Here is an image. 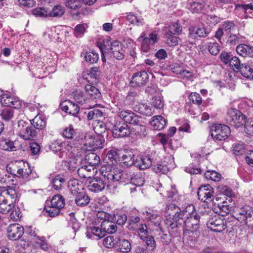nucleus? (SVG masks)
<instances>
[{
  "mask_svg": "<svg viewBox=\"0 0 253 253\" xmlns=\"http://www.w3.org/2000/svg\"><path fill=\"white\" fill-rule=\"evenodd\" d=\"M165 211L167 218L165 223L169 230L171 229L175 232L176 228L182 226L191 232H195L198 229L200 216L193 205L187 206L181 211L175 204H170L167 207Z\"/></svg>",
  "mask_w": 253,
  "mask_h": 253,
  "instance_id": "nucleus-1",
  "label": "nucleus"
},
{
  "mask_svg": "<svg viewBox=\"0 0 253 253\" xmlns=\"http://www.w3.org/2000/svg\"><path fill=\"white\" fill-rule=\"evenodd\" d=\"M17 198V193L13 187L0 188V212L6 214L10 211Z\"/></svg>",
  "mask_w": 253,
  "mask_h": 253,
  "instance_id": "nucleus-2",
  "label": "nucleus"
},
{
  "mask_svg": "<svg viewBox=\"0 0 253 253\" xmlns=\"http://www.w3.org/2000/svg\"><path fill=\"white\" fill-rule=\"evenodd\" d=\"M100 172L104 178L113 182L119 181L124 176L126 181H129L130 183L135 174L134 172L129 169L123 175L121 169L116 168L112 169L110 165L102 167Z\"/></svg>",
  "mask_w": 253,
  "mask_h": 253,
  "instance_id": "nucleus-3",
  "label": "nucleus"
},
{
  "mask_svg": "<svg viewBox=\"0 0 253 253\" xmlns=\"http://www.w3.org/2000/svg\"><path fill=\"white\" fill-rule=\"evenodd\" d=\"M109 43L110 40L107 39V40L104 41V48H101L103 54H104L103 50H104V52H107L112 55L114 58L118 60L124 59L125 51L123 45L120 42L117 41L111 42L110 45Z\"/></svg>",
  "mask_w": 253,
  "mask_h": 253,
  "instance_id": "nucleus-4",
  "label": "nucleus"
},
{
  "mask_svg": "<svg viewBox=\"0 0 253 253\" xmlns=\"http://www.w3.org/2000/svg\"><path fill=\"white\" fill-rule=\"evenodd\" d=\"M7 170L11 174L18 177H27L31 173L29 169H27L25 163L23 161H15L7 165Z\"/></svg>",
  "mask_w": 253,
  "mask_h": 253,
  "instance_id": "nucleus-5",
  "label": "nucleus"
},
{
  "mask_svg": "<svg viewBox=\"0 0 253 253\" xmlns=\"http://www.w3.org/2000/svg\"><path fill=\"white\" fill-rule=\"evenodd\" d=\"M226 120L229 125L236 127L245 123V116L237 109L230 108L228 110Z\"/></svg>",
  "mask_w": 253,
  "mask_h": 253,
  "instance_id": "nucleus-6",
  "label": "nucleus"
},
{
  "mask_svg": "<svg viewBox=\"0 0 253 253\" xmlns=\"http://www.w3.org/2000/svg\"><path fill=\"white\" fill-rule=\"evenodd\" d=\"M230 129L225 125L217 124L211 128V136L213 139L217 140H224L229 135Z\"/></svg>",
  "mask_w": 253,
  "mask_h": 253,
  "instance_id": "nucleus-7",
  "label": "nucleus"
},
{
  "mask_svg": "<svg viewBox=\"0 0 253 253\" xmlns=\"http://www.w3.org/2000/svg\"><path fill=\"white\" fill-rule=\"evenodd\" d=\"M207 225L209 229L215 232H221L226 228L224 219L219 215H215L211 218Z\"/></svg>",
  "mask_w": 253,
  "mask_h": 253,
  "instance_id": "nucleus-8",
  "label": "nucleus"
},
{
  "mask_svg": "<svg viewBox=\"0 0 253 253\" xmlns=\"http://www.w3.org/2000/svg\"><path fill=\"white\" fill-rule=\"evenodd\" d=\"M149 76L147 73L144 71L134 73L131 77L130 84L134 87L143 86L148 81Z\"/></svg>",
  "mask_w": 253,
  "mask_h": 253,
  "instance_id": "nucleus-9",
  "label": "nucleus"
},
{
  "mask_svg": "<svg viewBox=\"0 0 253 253\" xmlns=\"http://www.w3.org/2000/svg\"><path fill=\"white\" fill-rule=\"evenodd\" d=\"M24 233V228L18 223L10 224L7 229V236L10 240L12 241L19 239Z\"/></svg>",
  "mask_w": 253,
  "mask_h": 253,
  "instance_id": "nucleus-10",
  "label": "nucleus"
},
{
  "mask_svg": "<svg viewBox=\"0 0 253 253\" xmlns=\"http://www.w3.org/2000/svg\"><path fill=\"white\" fill-rule=\"evenodd\" d=\"M197 195L199 199L204 202H210L212 200L213 189L209 185H204L198 189Z\"/></svg>",
  "mask_w": 253,
  "mask_h": 253,
  "instance_id": "nucleus-11",
  "label": "nucleus"
},
{
  "mask_svg": "<svg viewBox=\"0 0 253 253\" xmlns=\"http://www.w3.org/2000/svg\"><path fill=\"white\" fill-rule=\"evenodd\" d=\"M142 39L141 43V47L143 51L147 52L152 45L157 43L159 40L158 33L156 31H153L149 35L148 37H144L143 35H141L138 40Z\"/></svg>",
  "mask_w": 253,
  "mask_h": 253,
  "instance_id": "nucleus-12",
  "label": "nucleus"
},
{
  "mask_svg": "<svg viewBox=\"0 0 253 253\" xmlns=\"http://www.w3.org/2000/svg\"><path fill=\"white\" fill-rule=\"evenodd\" d=\"M238 213L241 217L240 218L245 221L247 224L249 223V225H253V208L249 206H245L239 209Z\"/></svg>",
  "mask_w": 253,
  "mask_h": 253,
  "instance_id": "nucleus-13",
  "label": "nucleus"
},
{
  "mask_svg": "<svg viewBox=\"0 0 253 253\" xmlns=\"http://www.w3.org/2000/svg\"><path fill=\"white\" fill-rule=\"evenodd\" d=\"M118 115L126 123L129 124L139 123V117L130 110H119Z\"/></svg>",
  "mask_w": 253,
  "mask_h": 253,
  "instance_id": "nucleus-14",
  "label": "nucleus"
},
{
  "mask_svg": "<svg viewBox=\"0 0 253 253\" xmlns=\"http://www.w3.org/2000/svg\"><path fill=\"white\" fill-rule=\"evenodd\" d=\"M189 31V37L192 39L196 38L197 37L205 38L210 33V30L203 25L197 27L191 28Z\"/></svg>",
  "mask_w": 253,
  "mask_h": 253,
  "instance_id": "nucleus-15",
  "label": "nucleus"
},
{
  "mask_svg": "<svg viewBox=\"0 0 253 253\" xmlns=\"http://www.w3.org/2000/svg\"><path fill=\"white\" fill-rule=\"evenodd\" d=\"M112 132L115 138L125 137L130 134V130L126 124H124L123 125L117 124L114 126Z\"/></svg>",
  "mask_w": 253,
  "mask_h": 253,
  "instance_id": "nucleus-16",
  "label": "nucleus"
},
{
  "mask_svg": "<svg viewBox=\"0 0 253 253\" xmlns=\"http://www.w3.org/2000/svg\"><path fill=\"white\" fill-rule=\"evenodd\" d=\"M120 161L126 166L134 165V155L133 151L129 149H125L120 153Z\"/></svg>",
  "mask_w": 253,
  "mask_h": 253,
  "instance_id": "nucleus-17",
  "label": "nucleus"
},
{
  "mask_svg": "<svg viewBox=\"0 0 253 253\" xmlns=\"http://www.w3.org/2000/svg\"><path fill=\"white\" fill-rule=\"evenodd\" d=\"M62 111L66 113L76 116L80 111V108L77 104L70 100H65L60 104Z\"/></svg>",
  "mask_w": 253,
  "mask_h": 253,
  "instance_id": "nucleus-18",
  "label": "nucleus"
},
{
  "mask_svg": "<svg viewBox=\"0 0 253 253\" xmlns=\"http://www.w3.org/2000/svg\"><path fill=\"white\" fill-rule=\"evenodd\" d=\"M106 183L101 178H94L87 185L88 190L92 192H99L105 189Z\"/></svg>",
  "mask_w": 253,
  "mask_h": 253,
  "instance_id": "nucleus-19",
  "label": "nucleus"
},
{
  "mask_svg": "<svg viewBox=\"0 0 253 253\" xmlns=\"http://www.w3.org/2000/svg\"><path fill=\"white\" fill-rule=\"evenodd\" d=\"M84 145L88 146L93 150L102 148V142L99 137H92L90 134H86L84 136Z\"/></svg>",
  "mask_w": 253,
  "mask_h": 253,
  "instance_id": "nucleus-20",
  "label": "nucleus"
},
{
  "mask_svg": "<svg viewBox=\"0 0 253 253\" xmlns=\"http://www.w3.org/2000/svg\"><path fill=\"white\" fill-rule=\"evenodd\" d=\"M143 214L150 221L152 225H153L157 228L161 227V217L156 211L148 210L146 211L145 212H144Z\"/></svg>",
  "mask_w": 253,
  "mask_h": 253,
  "instance_id": "nucleus-21",
  "label": "nucleus"
},
{
  "mask_svg": "<svg viewBox=\"0 0 253 253\" xmlns=\"http://www.w3.org/2000/svg\"><path fill=\"white\" fill-rule=\"evenodd\" d=\"M238 54L243 57H253V46L246 44H239L236 47Z\"/></svg>",
  "mask_w": 253,
  "mask_h": 253,
  "instance_id": "nucleus-22",
  "label": "nucleus"
},
{
  "mask_svg": "<svg viewBox=\"0 0 253 253\" xmlns=\"http://www.w3.org/2000/svg\"><path fill=\"white\" fill-rule=\"evenodd\" d=\"M100 71L98 67H92L84 74V78L89 83L95 82L98 78Z\"/></svg>",
  "mask_w": 253,
  "mask_h": 253,
  "instance_id": "nucleus-23",
  "label": "nucleus"
},
{
  "mask_svg": "<svg viewBox=\"0 0 253 253\" xmlns=\"http://www.w3.org/2000/svg\"><path fill=\"white\" fill-rule=\"evenodd\" d=\"M150 123L154 129L160 130L166 126V120L161 116H155L153 117Z\"/></svg>",
  "mask_w": 253,
  "mask_h": 253,
  "instance_id": "nucleus-24",
  "label": "nucleus"
},
{
  "mask_svg": "<svg viewBox=\"0 0 253 253\" xmlns=\"http://www.w3.org/2000/svg\"><path fill=\"white\" fill-rule=\"evenodd\" d=\"M85 91L89 100H94L101 98V94L99 89L90 84H87L85 86Z\"/></svg>",
  "mask_w": 253,
  "mask_h": 253,
  "instance_id": "nucleus-25",
  "label": "nucleus"
},
{
  "mask_svg": "<svg viewBox=\"0 0 253 253\" xmlns=\"http://www.w3.org/2000/svg\"><path fill=\"white\" fill-rule=\"evenodd\" d=\"M68 187L71 193L75 196L82 192L83 190L82 185L76 179L69 180Z\"/></svg>",
  "mask_w": 253,
  "mask_h": 253,
  "instance_id": "nucleus-26",
  "label": "nucleus"
},
{
  "mask_svg": "<svg viewBox=\"0 0 253 253\" xmlns=\"http://www.w3.org/2000/svg\"><path fill=\"white\" fill-rule=\"evenodd\" d=\"M152 163L151 159L145 156L137 158L135 160L134 165L137 167H139L141 169H145L150 167Z\"/></svg>",
  "mask_w": 253,
  "mask_h": 253,
  "instance_id": "nucleus-27",
  "label": "nucleus"
},
{
  "mask_svg": "<svg viewBox=\"0 0 253 253\" xmlns=\"http://www.w3.org/2000/svg\"><path fill=\"white\" fill-rule=\"evenodd\" d=\"M112 220V219H109L108 220H104V221L101 222V227L104 231V233L107 232L108 233L113 234L117 231V226Z\"/></svg>",
  "mask_w": 253,
  "mask_h": 253,
  "instance_id": "nucleus-28",
  "label": "nucleus"
},
{
  "mask_svg": "<svg viewBox=\"0 0 253 253\" xmlns=\"http://www.w3.org/2000/svg\"><path fill=\"white\" fill-rule=\"evenodd\" d=\"M37 134V132L34 128L28 125L25 129L22 131L20 136L25 140H32L36 137Z\"/></svg>",
  "mask_w": 253,
  "mask_h": 253,
  "instance_id": "nucleus-29",
  "label": "nucleus"
},
{
  "mask_svg": "<svg viewBox=\"0 0 253 253\" xmlns=\"http://www.w3.org/2000/svg\"><path fill=\"white\" fill-rule=\"evenodd\" d=\"M102 228L100 229L98 227L92 226L87 231L86 233V236L88 238L96 237V239L98 240L105 235V233H104V231H102Z\"/></svg>",
  "mask_w": 253,
  "mask_h": 253,
  "instance_id": "nucleus-30",
  "label": "nucleus"
},
{
  "mask_svg": "<svg viewBox=\"0 0 253 253\" xmlns=\"http://www.w3.org/2000/svg\"><path fill=\"white\" fill-rule=\"evenodd\" d=\"M65 12L63 6L60 4L54 5L51 10H48V15L51 17H61Z\"/></svg>",
  "mask_w": 253,
  "mask_h": 253,
  "instance_id": "nucleus-31",
  "label": "nucleus"
},
{
  "mask_svg": "<svg viewBox=\"0 0 253 253\" xmlns=\"http://www.w3.org/2000/svg\"><path fill=\"white\" fill-rule=\"evenodd\" d=\"M188 4V8L193 13L200 12L205 5L204 1H193V0H189Z\"/></svg>",
  "mask_w": 253,
  "mask_h": 253,
  "instance_id": "nucleus-32",
  "label": "nucleus"
},
{
  "mask_svg": "<svg viewBox=\"0 0 253 253\" xmlns=\"http://www.w3.org/2000/svg\"><path fill=\"white\" fill-rule=\"evenodd\" d=\"M89 197L83 191L76 195L75 202L78 206H86L89 203Z\"/></svg>",
  "mask_w": 253,
  "mask_h": 253,
  "instance_id": "nucleus-33",
  "label": "nucleus"
},
{
  "mask_svg": "<svg viewBox=\"0 0 253 253\" xmlns=\"http://www.w3.org/2000/svg\"><path fill=\"white\" fill-rule=\"evenodd\" d=\"M0 115L2 120L5 122L12 121L15 116V112L13 109L5 108L2 110Z\"/></svg>",
  "mask_w": 253,
  "mask_h": 253,
  "instance_id": "nucleus-34",
  "label": "nucleus"
},
{
  "mask_svg": "<svg viewBox=\"0 0 253 253\" xmlns=\"http://www.w3.org/2000/svg\"><path fill=\"white\" fill-rule=\"evenodd\" d=\"M118 249L123 253H128L131 250V244L126 239H119L117 242Z\"/></svg>",
  "mask_w": 253,
  "mask_h": 253,
  "instance_id": "nucleus-35",
  "label": "nucleus"
},
{
  "mask_svg": "<svg viewBox=\"0 0 253 253\" xmlns=\"http://www.w3.org/2000/svg\"><path fill=\"white\" fill-rule=\"evenodd\" d=\"M72 96L75 100L81 105H84L89 102V99L84 96V93L80 90H76L72 93Z\"/></svg>",
  "mask_w": 253,
  "mask_h": 253,
  "instance_id": "nucleus-36",
  "label": "nucleus"
},
{
  "mask_svg": "<svg viewBox=\"0 0 253 253\" xmlns=\"http://www.w3.org/2000/svg\"><path fill=\"white\" fill-rule=\"evenodd\" d=\"M243 38L239 33L238 34H229L226 42V44L230 46H235L239 42H242V39Z\"/></svg>",
  "mask_w": 253,
  "mask_h": 253,
  "instance_id": "nucleus-37",
  "label": "nucleus"
},
{
  "mask_svg": "<svg viewBox=\"0 0 253 253\" xmlns=\"http://www.w3.org/2000/svg\"><path fill=\"white\" fill-rule=\"evenodd\" d=\"M85 161L88 165L95 167L100 163V158L96 154L90 152L85 156Z\"/></svg>",
  "mask_w": 253,
  "mask_h": 253,
  "instance_id": "nucleus-38",
  "label": "nucleus"
},
{
  "mask_svg": "<svg viewBox=\"0 0 253 253\" xmlns=\"http://www.w3.org/2000/svg\"><path fill=\"white\" fill-rule=\"evenodd\" d=\"M127 19L131 24L138 26H142L144 23L143 18L141 16L132 13H129L127 15Z\"/></svg>",
  "mask_w": 253,
  "mask_h": 253,
  "instance_id": "nucleus-39",
  "label": "nucleus"
},
{
  "mask_svg": "<svg viewBox=\"0 0 253 253\" xmlns=\"http://www.w3.org/2000/svg\"><path fill=\"white\" fill-rule=\"evenodd\" d=\"M240 71L244 77L253 80V68L250 67V65L246 64H242Z\"/></svg>",
  "mask_w": 253,
  "mask_h": 253,
  "instance_id": "nucleus-40",
  "label": "nucleus"
},
{
  "mask_svg": "<svg viewBox=\"0 0 253 253\" xmlns=\"http://www.w3.org/2000/svg\"><path fill=\"white\" fill-rule=\"evenodd\" d=\"M50 205L53 206V207L54 206L61 209L65 205L64 199L61 195H56L52 197L50 202Z\"/></svg>",
  "mask_w": 253,
  "mask_h": 253,
  "instance_id": "nucleus-41",
  "label": "nucleus"
},
{
  "mask_svg": "<svg viewBox=\"0 0 253 253\" xmlns=\"http://www.w3.org/2000/svg\"><path fill=\"white\" fill-rule=\"evenodd\" d=\"M31 124L34 127L41 129L45 126L46 122L42 115H38L32 120Z\"/></svg>",
  "mask_w": 253,
  "mask_h": 253,
  "instance_id": "nucleus-42",
  "label": "nucleus"
},
{
  "mask_svg": "<svg viewBox=\"0 0 253 253\" xmlns=\"http://www.w3.org/2000/svg\"><path fill=\"white\" fill-rule=\"evenodd\" d=\"M232 151L236 156L244 155L246 152L245 145L243 143H235L232 145Z\"/></svg>",
  "mask_w": 253,
  "mask_h": 253,
  "instance_id": "nucleus-43",
  "label": "nucleus"
},
{
  "mask_svg": "<svg viewBox=\"0 0 253 253\" xmlns=\"http://www.w3.org/2000/svg\"><path fill=\"white\" fill-rule=\"evenodd\" d=\"M223 30L227 34H230L236 30L237 26L232 21H226L222 23L221 25Z\"/></svg>",
  "mask_w": 253,
  "mask_h": 253,
  "instance_id": "nucleus-44",
  "label": "nucleus"
},
{
  "mask_svg": "<svg viewBox=\"0 0 253 253\" xmlns=\"http://www.w3.org/2000/svg\"><path fill=\"white\" fill-rule=\"evenodd\" d=\"M139 123L132 124L134 126V130L136 134L144 135L146 130V126L144 125L143 119L141 117L139 118Z\"/></svg>",
  "mask_w": 253,
  "mask_h": 253,
  "instance_id": "nucleus-45",
  "label": "nucleus"
},
{
  "mask_svg": "<svg viewBox=\"0 0 253 253\" xmlns=\"http://www.w3.org/2000/svg\"><path fill=\"white\" fill-rule=\"evenodd\" d=\"M166 33H169L172 34H179L182 32V27L177 23H173L166 28Z\"/></svg>",
  "mask_w": 253,
  "mask_h": 253,
  "instance_id": "nucleus-46",
  "label": "nucleus"
},
{
  "mask_svg": "<svg viewBox=\"0 0 253 253\" xmlns=\"http://www.w3.org/2000/svg\"><path fill=\"white\" fill-rule=\"evenodd\" d=\"M84 114H87V119L88 121L98 119L103 116V112L97 109L90 110L88 113L85 112Z\"/></svg>",
  "mask_w": 253,
  "mask_h": 253,
  "instance_id": "nucleus-47",
  "label": "nucleus"
},
{
  "mask_svg": "<svg viewBox=\"0 0 253 253\" xmlns=\"http://www.w3.org/2000/svg\"><path fill=\"white\" fill-rule=\"evenodd\" d=\"M111 219L119 225H123L127 220V216L125 213H117L111 217Z\"/></svg>",
  "mask_w": 253,
  "mask_h": 253,
  "instance_id": "nucleus-48",
  "label": "nucleus"
},
{
  "mask_svg": "<svg viewBox=\"0 0 253 253\" xmlns=\"http://www.w3.org/2000/svg\"><path fill=\"white\" fill-rule=\"evenodd\" d=\"M84 59L86 62L93 64L98 60L99 55L97 53L94 51L87 52L85 54Z\"/></svg>",
  "mask_w": 253,
  "mask_h": 253,
  "instance_id": "nucleus-49",
  "label": "nucleus"
},
{
  "mask_svg": "<svg viewBox=\"0 0 253 253\" xmlns=\"http://www.w3.org/2000/svg\"><path fill=\"white\" fill-rule=\"evenodd\" d=\"M173 35L174 34H172L169 33H165L166 42L170 46H175L178 42L179 38Z\"/></svg>",
  "mask_w": 253,
  "mask_h": 253,
  "instance_id": "nucleus-50",
  "label": "nucleus"
},
{
  "mask_svg": "<svg viewBox=\"0 0 253 253\" xmlns=\"http://www.w3.org/2000/svg\"><path fill=\"white\" fill-rule=\"evenodd\" d=\"M0 145L4 150L15 151L16 150V147L14 145V142L9 139H5L1 141Z\"/></svg>",
  "mask_w": 253,
  "mask_h": 253,
  "instance_id": "nucleus-51",
  "label": "nucleus"
},
{
  "mask_svg": "<svg viewBox=\"0 0 253 253\" xmlns=\"http://www.w3.org/2000/svg\"><path fill=\"white\" fill-rule=\"evenodd\" d=\"M205 176L207 179H210L214 181H219L221 178L220 174L215 171H207L205 173Z\"/></svg>",
  "mask_w": 253,
  "mask_h": 253,
  "instance_id": "nucleus-52",
  "label": "nucleus"
},
{
  "mask_svg": "<svg viewBox=\"0 0 253 253\" xmlns=\"http://www.w3.org/2000/svg\"><path fill=\"white\" fill-rule=\"evenodd\" d=\"M156 230L159 231V236L162 242L165 244H169L171 241L169 234L165 233L161 227L157 228Z\"/></svg>",
  "mask_w": 253,
  "mask_h": 253,
  "instance_id": "nucleus-53",
  "label": "nucleus"
},
{
  "mask_svg": "<svg viewBox=\"0 0 253 253\" xmlns=\"http://www.w3.org/2000/svg\"><path fill=\"white\" fill-rule=\"evenodd\" d=\"M139 112L140 113L146 116H150L153 115L154 110L148 105L141 104L139 106Z\"/></svg>",
  "mask_w": 253,
  "mask_h": 253,
  "instance_id": "nucleus-54",
  "label": "nucleus"
},
{
  "mask_svg": "<svg viewBox=\"0 0 253 253\" xmlns=\"http://www.w3.org/2000/svg\"><path fill=\"white\" fill-rule=\"evenodd\" d=\"M32 14L39 17H47L48 15V10L43 7H37L33 9Z\"/></svg>",
  "mask_w": 253,
  "mask_h": 253,
  "instance_id": "nucleus-55",
  "label": "nucleus"
},
{
  "mask_svg": "<svg viewBox=\"0 0 253 253\" xmlns=\"http://www.w3.org/2000/svg\"><path fill=\"white\" fill-rule=\"evenodd\" d=\"M134 230L137 231L138 234L141 239H143V237L147 235V227L145 224H139V225L134 228Z\"/></svg>",
  "mask_w": 253,
  "mask_h": 253,
  "instance_id": "nucleus-56",
  "label": "nucleus"
},
{
  "mask_svg": "<svg viewBox=\"0 0 253 253\" xmlns=\"http://www.w3.org/2000/svg\"><path fill=\"white\" fill-rule=\"evenodd\" d=\"M209 52L213 55H216L220 51V46L216 42H211L208 44Z\"/></svg>",
  "mask_w": 253,
  "mask_h": 253,
  "instance_id": "nucleus-57",
  "label": "nucleus"
},
{
  "mask_svg": "<svg viewBox=\"0 0 253 253\" xmlns=\"http://www.w3.org/2000/svg\"><path fill=\"white\" fill-rule=\"evenodd\" d=\"M65 182V179L60 175H57L52 180L53 187L55 189H59Z\"/></svg>",
  "mask_w": 253,
  "mask_h": 253,
  "instance_id": "nucleus-58",
  "label": "nucleus"
},
{
  "mask_svg": "<svg viewBox=\"0 0 253 253\" xmlns=\"http://www.w3.org/2000/svg\"><path fill=\"white\" fill-rule=\"evenodd\" d=\"M152 104L156 109H162L164 107V102L161 95L154 96L152 100Z\"/></svg>",
  "mask_w": 253,
  "mask_h": 253,
  "instance_id": "nucleus-59",
  "label": "nucleus"
},
{
  "mask_svg": "<svg viewBox=\"0 0 253 253\" xmlns=\"http://www.w3.org/2000/svg\"><path fill=\"white\" fill-rule=\"evenodd\" d=\"M117 241L113 236H108L103 239V244L107 248H111L116 244Z\"/></svg>",
  "mask_w": 253,
  "mask_h": 253,
  "instance_id": "nucleus-60",
  "label": "nucleus"
},
{
  "mask_svg": "<svg viewBox=\"0 0 253 253\" xmlns=\"http://www.w3.org/2000/svg\"><path fill=\"white\" fill-rule=\"evenodd\" d=\"M229 64L230 66L232 67L234 70H240V68L242 66V65H241L239 58L236 56H232L231 57Z\"/></svg>",
  "mask_w": 253,
  "mask_h": 253,
  "instance_id": "nucleus-61",
  "label": "nucleus"
},
{
  "mask_svg": "<svg viewBox=\"0 0 253 253\" xmlns=\"http://www.w3.org/2000/svg\"><path fill=\"white\" fill-rule=\"evenodd\" d=\"M10 218L14 221L19 220L21 217V213L20 209L18 207L12 208V210L10 211Z\"/></svg>",
  "mask_w": 253,
  "mask_h": 253,
  "instance_id": "nucleus-62",
  "label": "nucleus"
},
{
  "mask_svg": "<svg viewBox=\"0 0 253 253\" xmlns=\"http://www.w3.org/2000/svg\"><path fill=\"white\" fill-rule=\"evenodd\" d=\"M189 98L190 101L197 105H200L202 103L201 96L196 92H192L190 94Z\"/></svg>",
  "mask_w": 253,
  "mask_h": 253,
  "instance_id": "nucleus-63",
  "label": "nucleus"
},
{
  "mask_svg": "<svg viewBox=\"0 0 253 253\" xmlns=\"http://www.w3.org/2000/svg\"><path fill=\"white\" fill-rule=\"evenodd\" d=\"M45 210L50 216L54 217L60 213L61 209L50 205V206L46 207Z\"/></svg>",
  "mask_w": 253,
  "mask_h": 253,
  "instance_id": "nucleus-64",
  "label": "nucleus"
}]
</instances>
